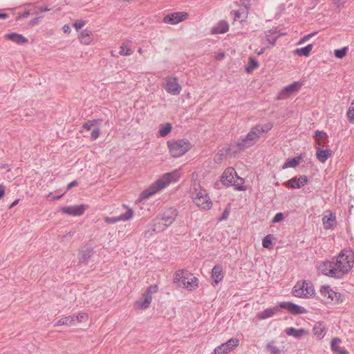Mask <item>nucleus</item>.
I'll return each instance as SVG.
<instances>
[{
  "instance_id": "obj_43",
  "label": "nucleus",
  "mask_w": 354,
  "mask_h": 354,
  "mask_svg": "<svg viewBox=\"0 0 354 354\" xmlns=\"http://www.w3.org/2000/svg\"><path fill=\"white\" fill-rule=\"evenodd\" d=\"M316 34H317V32H315L305 35L304 37H303L301 39H299V41H298V45H301V44H304L305 42L308 41L312 37H313Z\"/></svg>"
},
{
  "instance_id": "obj_27",
  "label": "nucleus",
  "mask_w": 354,
  "mask_h": 354,
  "mask_svg": "<svg viewBox=\"0 0 354 354\" xmlns=\"http://www.w3.org/2000/svg\"><path fill=\"white\" fill-rule=\"evenodd\" d=\"M4 38L13 41L17 44H24L28 42V39L21 34L10 32L4 35Z\"/></svg>"
},
{
  "instance_id": "obj_49",
  "label": "nucleus",
  "mask_w": 354,
  "mask_h": 354,
  "mask_svg": "<svg viewBox=\"0 0 354 354\" xmlns=\"http://www.w3.org/2000/svg\"><path fill=\"white\" fill-rule=\"evenodd\" d=\"M77 182L76 180H73L72 182H71L68 185H67V189L66 191L64 192L66 193L67 191H68L70 189H71L73 187H75L76 185H77Z\"/></svg>"
},
{
  "instance_id": "obj_53",
  "label": "nucleus",
  "mask_w": 354,
  "mask_h": 354,
  "mask_svg": "<svg viewBox=\"0 0 354 354\" xmlns=\"http://www.w3.org/2000/svg\"><path fill=\"white\" fill-rule=\"evenodd\" d=\"M267 41L269 44H272V46H274L276 44L277 38L274 39H270L268 38Z\"/></svg>"
},
{
  "instance_id": "obj_11",
  "label": "nucleus",
  "mask_w": 354,
  "mask_h": 354,
  "mask_svg": "<svg viewBox=\"0 0 354 354\" xmlns=\"http://www.w3.org/2000/svg\"><path fill=\"white\" fill-rule=\"evenodd\" d=\"M240 345V339L232 337L226 342L217 346L214 350V354H228L235 351Z\"/></svg>"
},
{
  "instance_id": "obj_20",
  "label": "nucleus",
  "mask_w": 354,
  "mask_h": 354,
  "mask_svg": "<svg viewBox=\"0 0 354 354\" xmlns=\"http://www.w3.org/2000/svg\"><path fill=\"white\" fill-rule=\"evenodd\" d=\"M178 216V211L173 207L167 209L162 217V221L166 227L170 226Z\"/></svg>"
},
{
  "instance_id": "obj_34",
  "label": "nucleus",
  "mask_w": 354,
  "mask_h": 354,
  "mask_svg": "<svg viewBox=\"0 0 354 354\" xmlns=\"http://www.w3.org/2000/svg\"><path fill=\"white\" fill-rule=\"evenodd\" d=\"M172 130V124L171 123L162 124L159 127L158 136L161 138L166 137Z\"/></svg>"
},
{
  "instance_id": "obj_28",
  "label": "nucleus",
  "mask_w": 354,
  "mask_h": 354,
  "mask_svg": "<svg viewBox=\"0 0 354 354\" xmlns=\"http://www.w3.org/2000/svg\"><path fill=\"white\" fill-rule=\"evenodd\" d=\"M302 159L303 157L301 155L297 156L296 157L288 158L282 165V169H286L288 168H295L300 164Z\"/></svg>"
},
{
  "instance_id": "obj_33",
  "label": "nucleus",
  "mask_w": 354,
  "mask_h": 354,
  "mask_svg": "<svg viewBox=\"0 0 354 354\" xmlns=\"http://www.w3.org/2000/svg\"><path fill=\"white\" fill-rule=\"evenodd\" d=\"M313 44H308L305 47L297 48L293 51V54L298 56L308 57L313 50Z\"/></svg>"
},
{
  "instance_id": "obj_7",
  "label": "nucleus",
  "mask_w": 354,
  "mask_h": 354,
  "mask_svg": "<svg viewBox=\"0 0 354 354\" xmlns=\"http://www.w3.org/2000/svg\"><path fill=\"white\" fill-rule=\"evenodd\" d=\"M169 153L173 158H180L189 151L193 145L187 139L170 140L167 142Z\"/></svg>"
},
{
  "instance_id": "obj_30",
  "label": "nucleus",
  "mask_w": 354,
  "mask_h": 354,
  "mask_svg": "<svg viewBox=\"0 0 354 354\" xmlns=\"http://www.w3.org/2000/svg\"><path fill=\"white\" fill-rule=\"evenodd\" d=\"M79 40L84 45H90L93 41V34L91 31L85 29L80 32Z\"/></svg>"
},
{
  "instance_id": "obj_55",
  "label": "nucleus",
  "mask_w": 354,
  "mask_h": 354,
  "mask_svg": "<svg viewBox=\"0 0 354 354\" xmlns=\"http://www.w3.org/2000/svg\"><path fill=\"white\" fill-rule=\"evenodd\" d=\"M8 17V15L6 13H1L0 14V18L6 19Z\"/></svg>"
},
{
  "instance_id": "obj_44",
  "label": "nucleus",
  "mask_w": 354,
  "mask_h": 354,
  "mask_svg": "<svg viewBox=\"0 0 354 354\" xmlns=\"http://www.w3.org/2000/svg\"><path fill=\"white\" fill-rule=\"evenodd\" d=\"M85 24L86 23L84 21L80 19L74 22L73 26L77 30H78L79 29L82 28L85 25Z\"/></svg>"
},
{
  "instance_id": "obj_47",
  "label": "nucleus",
  "mask_w": 354,
  "mask_h": 354,
  "mask_svg": "<svg viewBox=\"0 0 354 354\" xmlns=\"http://www.w3.org/2000/svg\"><path fill=\"white\" fill-rule=\"evenodd\" d=\"M215 59L217 60H222L225 57V54L224 52L220 51L215 53Z\"/></svg>"
},
{
  "instance_id": "obj_25",
  "label": "nucleus",
  "mask_w": 354,
  "mask_h": 354,
  "mask_svg": "<svg viewBox=\"0 0 354 354\" xmlns=\"http://www.w3.org/2000/svg\"><path fill=\"white\" fill-rule=\"evenodd\" d=\"M73 324L77 325H86L89 319V315L87 313L80 311L77 313L73 315Z\"/></svg>"
},
{
  "instance_id": "obj_3",
  "label": "nucleus",
  "mask_w": 354,
  "mask_h": 354,
  "mask_svg": "<svg viewBox=\"0 0 354 354\" xmlns=\"http://www.w3.org/2000/svg\"><path fill=\"white\" fill-rule=\"evenodd\" d=\"M173 283L179 288L192 292L198 288L199 280L190 271L181 269L174 274Z\"/></svg>"
},
{
  "instance_id": "obj_12",
  "label": "nucleus",
  "mask_w": 354,
  "mask_h": 354,
  "mask_svg": "<svg viewBox=\"0 0 354 354\" xmlns=\"http://www.w3.org/2000/svg\"><path fill=\"white\" fill-rule=\"evenodd\" d=\"M122 207L125 209V212L123 214H121L120 216H113V217H109L106 216L104 218V221L107 224H114L118 222H125L131 220L135 214L134 210L131 207L123 204L122 205Z\"/></svg>"
},
{
  "instance_id": "obj_10",
  "label": "nucleus",
  "mask_w": 354,
  "mask_h": 354,
  "mask_svg": "<svg viewBox=\"0 0 354 354\" xmlns=\"http://www.w3.org/2000/svg\"><path fill=\"white\" fill-rule=\"evenodd\" d=\"M162 86L171 95H178L182 91V86L179 84L178 77L174 75L165 77L162 83Z\"/></svg>"
},
{
  "instance_id": "obj_32",
  "label": "nucleus",
  "mask_w": 354,
  "mask_h": 354,
  "mask_svg": "<svg viewBox=\"0 0 354 354\" xmlns=\"http://www.w3.org/2000/svg\"><path fill=\"white\" fill-rule=\"evenodd\" d=\"M63 326L68 327L74 326L73 318L72 317V315L61 317L55 324V326Z\"/></svg>"
},
{
  "instance_id": "obj_36",
  "label": "nucleus",
  "mask_w": 354,
  "mask_h": 354,
  "mask_svg": "<svg viewBox=\"0 0 354 354\" xmlns=\"http://www.w3.org/2000/svg\"><path fill=\"white\" fill-rule=\"evenodd\" d=\"M259 66L258 61L253 57L249 58L248 64L245 66V70L248 73H251Z\"/></svg>"
},
{
  "instance_id": "obj_17",
  "label": "nucleus",
  "mask_w": 354,
  "mask_h": 354,
  "mask_svg": "<svg viewBox=\"0 0 354 354\" xmlns=\"http://www.w3.org/2000/svg\"><path fill=\"white\" fill-rule=\"evenodd\" d=\"M302 85V83L300 82H294L293 83L285 86L279 93L278 99H286L292 94L298 92L301 88Z\"/></svg>"
},
{
  "instance_id": "obj_38",
  "label": "nucleus",
  "mask_w": 354,
  "mask_h": 354,
  "mask_svg": "<svg viewBox=\"0 0 354 354\" xmlns=\"http://www.w3.org/2000/svg\"><path fill=\"white\" fill-rule=\"evenodd\" d=\"M346 116L350 123L354 124V100L351 102L346 112Z\"/></svg>"
},
{
  "instance_id": "obj_52",
  "label": "nucleus",
  "mask_w": 354,
  "mask_h": 354,
  "mask_svg": "<svg viewBox=\"0 0 354 354\" xmlns=\"http://www.w3.org/2000/svg\"><path fill=\"white\" fill-rule=\"evenodd\" d=\"M268 348L274 353H277L278 352V349L274 346H273L272 344H269L268 345Z\"/></svg>"
},
{
  "instance_id": "obj_37",
  "label": "nucleus",
  "mask_w": 354,
  "mask_h": 354,
  "mask_svg": "<svg viewBox=\"0 0 354 354\" xmlns=\"http://www.w3.org/2000/svg\"><path fill=\"white\" fill-rule=\"evenodd\" d=\"M327 137V133L323 131L317 130L315 133V142L319 145H323L324 140Z\"/></svg>"
},
{
  "instance_id": "obj_5",
  "label": "nucleus",
  "mask_w": 354,
  "mask_h": 354,
  "mask_svg": "<svg viewBox=\"0 0 354 354\" xmlns=\"http://www.w3.org/2000/svg\"><path fill=\"white\" fill-rule=\"evenodd\" d=\"M221 183L226 186H233L237 191H246L248 186L245 185V179L239 176L233 167H227L221 176Z\"/></svg>"
},
{
  "instance_id": "obj_48",
  "label": "nucleus",
  "mask_w": 354,
  "mask_h": 354,
  "mask_svg": "<svg viewBox=\"0 0 354 354\" xmlns=\"http://www.w3.org/2000/svg\"><path fill=\"white\" fill-rule=\"evenodd\" d=\"M64 194H65V193H63V194H61V195H59V196H52V193H49V194L47 195L46 198H49V200H50V201L57 200V199L61 198L64 196Z\"/></svg>"
},
{
  "instance_id": "obj_21",
  "label": "nucleus",
  "mask_w": 354,
  "mask_h": 354,
  "mask_svg": "<svg viewBox=\"0 0 354 354\" xmlns=\"http://www.w3.org/2000/svg\"><path fill=\"white\" fill-rule=\"evenodd\" d=\"M279 306H273L271 308H266L258 313L256 317L258 320H264L274 317L280 312Z\"/></svg>"
},
{
  "instance_id": "obj_56",
  "label": "nucleus",
  "mask_w": 354,
  "mask_h": 354,
  "mask_svg": "<svg viewBox=\"0 0 354 354\" xmlns=\"http://www.w3.org/2000/svg\"><path fill=\"white\" fill-rule=\"evenodd\" d=\"M265 48H262L259 52H258V55H260L264 53Z\"/></svg>"
},
{
  "instance_id": "obj_54",
  "label": "nucleus",
  "mask_w": 354,
  "mask_h": 354,
  "mask_svg": "<svg viewBox=\"0 0 354 354\" xmlns=\"http://www.w3.org/2000/svg\"><path fill=\"white\" fill-rule=\"evenodd\" d=\"M19 203V199L15 200L10 205V208H12Z\"/></svg>"
},
{
  "instance_id": "obj_6",
  "label": "nucleus",
  "mask_w": 354,
  "mask_h": 354,
  "mask_svg": "<svg viewBox=\"0 0 354 354\" xmlns=\"http://www.w3.org/2000/svg\"><path fill=\"white\" fill-rule=\"evenodd\" d=\"M191 197L193 203L201 209L207 210L212 207V201L207 191L198 184L194 185Z\"/></svg>"
},
{
  "instance_id": "obj_19",
  "label": "nucleus",
  "mask_w": 354,
  "mask_h": 354,
  "mask_svg": "<svg viewBox=\"0 0 354 354\" xmlns=\"http://www.w3.org/2000/svg\"><path fill=\"white\" fill-rule=\"evenodd\" d=\"M322 223L325 230L333 229L337 224L335 214L330 211L325 212L322 217Z\"/></svg>"
},
{
  "instance_id": "obj_9",
  "label": "nucleus",
  "mask_w": 354,
  "mask_h": 354,
  "mask_svg": "<svg viewBox=\"0 0 354 354\" xmlns=\"http://www.w3.org/2000/svg\"><path fill=\"white\" fill-rule=\"evenodd\" d=\"M158 291L157 285L149 286L143 292L141 297L134 303L136 310H140L148 308L152 301L153 295Z\"/></svg>"
},
{
  "instance_id": "obj_16",
  "label": "nucleus",
  "mask_w": 354,
  "mask_h": 354,
  "mask_svg": "<svg viewBox=\"0 0 354 354\" xmlns=\"http://www.w3.org/2000/svg\"><path fill=\"white\" fill-rule=\"evenodd\" d=\"M188 18L189 14L187 12H176L165 16L162 21L165 24L175 25L187 20Z\"/></svg>"
},
{
  "instance_id": "obj_24",
  "label": "nucleus",
  "mask_w": 354,
  "mask_h": 354,
  "mask_svg": "<svg viewBox=\"0 0 354 354\" xmlns=\"http://www.w3.org/2000/svg\"><path fill=\"white\" fill-rule=\"evenodd\" d=\"M285 332L288 336L293 337L297 339L306 337L308 335V331L303 328H295L293 327H288L286 328Z\"/></svg>"
},
{
  "instance_id": "obj_23",
  "label": "nucleus",
  "mask_w": 354,
  "mask_h": 354,
  "mask_svg": "<svg viewBox=\"0 0 354 354\" xmlns=\"http://www.w3.org/2000/svg\"><path fill=\"white\" fill-rule=\"evenodd\" d=\"M211 277L215 285H218L224 277L223 266L220 264L214 266L212 270Z\"/></svg>"
},
{
  "instance_id": "obj_35",
  "label": "nucleus",
  "mask_w": 354,
  "mask_h": 354,
  "mask_svg": "<svg viewBox=\"0 0 354 354\" xmlns=\"http://www.w3.org/2000/svg\"><path fill=\"white\" fill-rule=\"evenodd\" d=\"M257 129V133L261 136L263 133L269 132L273 127L272 123H266L263 124H257L254 127Z\"/></svg>"
},
{
  "instance_id": "obj_1",
  "label": "nucleus",
  "mask_w": 354,
  "mask_h": 354,
  "mask_svg": "<svg viewBox=\"0 0 354 354\" xmlns=\"http://www.w3.org/2000/svg\"><path fill=\"white\" fill-rule=\"evenodd\" d=\"M354 266V252L351 250L344 249L333 261H325L319 266L321 272L329 277L342 279L348 274Z\"/></svg>"
},
{
  "instance_id": "obj_14",
  "label": "nucleus",
  "mask_w": 354,
  "mask_h": 354,
  "mask_svg": "<svg viewBox=\"0 0 354 354\" xmlns=\"http://www.w3.org/2000/svg\"><path fill=\"white\" fill-rule=\"evenodd\" d=\"M88 206L85 204L65 206L61 208V212L71 216H80L84 214Z\"/></svg>"
},
{
  "instance_id": "obj_22",
  "label": "nucleus",
  "mask_w": 354,
  "mask_h": 354,
  "mask_svg": "<svg viewBox=\"0 0 354 354\" xmlns=\"http://www.w3.org/2000/svg\"><path fill=\"white\" fill-rule=\"evenodd\" d=\"M330 349L335 354H350L347 349L342 346L341 339L335 337L330 342Z\"/></svg>"
},
{
  "instance_id": "obj_13",
  "label": "nucleus",
  "mask_w": 354,
  "mask_h": 354,
  "mask_svg": "<svg viewBox=\"0 0 354 354\" xmlns=\"http://www.w3.org/2000/svg\"><path fill=\"white\" fill-rule=\"evenodd\" d=\"M260 137L259 134L257 133V129L253 127L248 132L245 138L237 142V146L241 149L248 148L254 145Z\"/></svg>"
},
{
  "instance_id": "obj_39",
  "label": "nucleus",
  "mask_w": 354,
  "mask_h": 354,
  "mask_svg": "<svg viewBox=\"0 0 354 354\" xmlns=\"http://www.w3.org/2000/svg\"><path fill=\"white\" fill-rule=\"evenodd\" d=\"M133 53L132 50L126 44H122L120 48L119 54L122 56H129Z\"/></svg>"
},
{
  "instance_id": "obj_4",
  "label": "nucleus",
  "mask_w": 354,
  "mask_h": 354,
  "mask_svg": "<svg viewBox=\"0 0 354 354\" xmlns=\"http://www.w3.org/2000/svg\"><path fill=\"white\" fill-rule=\"evenodd\" d=\"M318 299L325 305H338L345 301L346 295L330 285H323L319 289Z\"/></svg>"
},
{
  "instance_id": "obj_50",
  "label": "nucleus",
  "mask_w": 354,
  "mask_h": 354,
  "mask_svg": "<svg viewBox=\"0 0 354 354\" xmlns=\"http://www.w3.org/2000/svg\"><path fill=\"white\" fill-rule=\"evenodd\" d=\"M62 30L64 33H67V34H69L71 31V27L68 24L64 25L62 27Z\"/></svg>"
},
{
  "instance_id": "obj_8",
  "label": "nucleus",
  "mask_w": 354,
  "mask_h": 354,
  "mask_svg": "<svg viewBox=\"0 0 354 354\" xmlns=\"http://www.w3.org/2000/svg\"><path fill=\"white\" fill-rule=\"evenodd\" d=\"M292 294L295 297L311 299L315 297L316 291L312 281L309 280H300L293 286Z\"/></svg>"
},
{
  "instance_id": "obj_29",
  "label": "nucleus",
  "mask_w": 354,
  "mask_h": 354,
  "mask_svg": "<svg viewBox=\"0 0 354 354\" xmlns=\"http://www.w3.org/2000/svg\"><path fill=\"white\" fill-rule=\"evenodd\" d=\"M313 334L319 339H322L326 334L327 328L322 322H317L313 328Z\"/></svg>"
},
{
  "instance_id": "obj_15",
  "label": "nucleus",
  "mask_w": 354,
  "mask_h": 354,
  "mask_svg": "<svg viewBox=\"0 0 354 354\" xmlns=\"http://www.w3.org/2000/svg\"><path fill=\"white\" fill-rule=\"evenodd\" d=\"M279 307L286 310L288 313L294 315L306 314L308 312L304 307L292 301H282L279 303Z\"/></svg>"
},
{
  "instance_id": "obj_51",
  "label": "nucleus",
  "mask_w": 354,
  "mask_h": 354,
  "mask_svg": "<svg viewBox=\"0 0 354 354\" xmlns=\"http://www.w3.org/2000/svg\"><path fill=\"white\" fill-rule=\"evenodd\" d=\"M5 195V186L3 184H0V199H1Z\"/></svg>"
},
{
  "instance_id": "obj_45",
  "label": "nucleus",
  "mask_w": 354,
  "mask_h": 354,
  "mask_svg": "<svg viewBox=\"0 0 354 354\" xmlns=\"http://www.w3.org/2000/svg\"><path fill=\"white\" fill-rule=\"evenodd\" d=\"M283 220V215L282 213H277L272 219V223H279Z\"/></svg>"
},
{
  "instance_id": "obj_40",
  "label": "nucleus",
  "mask_w": 354,
  "mask_h": 354,
  "mask_svg": "<svg viewBox=\"0 0 354 354\" xmlns=\"http://www.w3.org/2000/svg\"><path fill=\"white\" fill-rule=\"evenodd\" d=\"M273 236L271 234L267 235L263 240L262 245L265 248H271L272 246Z\"/></svg>"
},
{
  "instance_id": "obj_41",
  "label": "nucleus",
  "mask_w": 354,
  "mask_h": 354,
  "mask_svg": "<svg viewBox=\"0 0 354 354\" xmlns=\"http://www.w3.org/2000/svg\"><path fill=\"white\" fill-rule=\"evenodd\" d=\"M348 52V47H344L341 49H337L335 50L334 54L336 57L342 59L346 56Z\"/></svg>"
},
{
  "instance_id": "obj_46",
  "label": "nucleus",
  "mask_w": 354,
  "mask_h": 354,
  "mask_svg": "<svg viewBox=\"0 0 354 354\" xmlns=\"http://www.w3.org/2000/svg\"><path fill=\"white\" fill-rule=\"evenodd\" d=\"M99 136H100V129H95L93 130V131L91 132V138L92 140H95L99 137Z\"/></svg>"
},
{
  "instance_id": "obj_2",
  "label": "nucleus",
  "mask_w": 354,
  "mask_h": 354,
  "mask_svg": "<svg viewBox=\"0 0 354 354\" xmlns=\"http://www.w3.org/2000/svg\"><path fill=\"white\" fill-rule=\"evenodd\" d=\"M182 173L180 169H176L171 172L163 174L140 194L138 202L140 203L150 198L172 183H176L180 179Z\"/></svg>"
},
{
  "instance_id": "obj_42",
  "label": "nucleus",
  "mask_w": 354,
  "mask_h": 354,
  "mask_svg": "<svg viewBox=\"0 0 354 354\" xmlns=\"http://www.w3.org/2000/svg\"><path fill=\"white\" fill-rule=\"evenodd\" d=\"M97 123V120H89V121H88V122H85V123L83 124L82 127H83L84 129H86V130L88 131V130H90V129H91L93 126H95Z\"/></svg>"
},
{
  "instance_id": "obj_57",
  "label": "nucleus",
  "mask_w": 354,
  "mask_h": 354,
  "mask_svg": "<svg viewBox=\"0 0 354 354\" xmlns=\"http://www.w3.org/2000/svg\"><path fill=\"white\" fill-rule=\"evenodd\" d=\"M138 53H139L140 54H142V50L141 48H140V49L138 50Z\"/></svg>"
},
{
  "instance_id": "obj_26",
  "label": "nucleus",
  "mask_w": 354,
  "mask_h": 354,
  "mask_svg": "<svg viewBox=\"0 0 354 354\" xmlns=\"http://www.w3.org/2000/svg\"><path fill=\"white\" fill-rule=\"evenodd\" d=\"M229 28L228 23L225 20H221L212 27L211 33L212 35L224 34L229 30Z\"/></svg>"
},
{
  "instance_id": "obj_31",
  "label": "nucleus",
  "mask_w": 354,
  "mask_h": 354,
  "mask_svg": "<svg viewBox=\"0 0 354 354\" xmlns=\"http://www.w3.org/2000/svg\"><path fill=\"white\" fill-rule=\"evenodd\" d=\"M331 155L332 151L330 149L323 150L317 148L316 150V157L322 163L325 162Z\"/></svg>"
},
{
  "instance_id": "obj_18",
  "label": "nucleus",
  "mask_w": 354,
  "mask_h": 354,
  "mask_svg": "<svg viewBox=\"0 0 354 354\" xmlns=\"http://www.w3.org/2000/svg\"><path fill=\"white\" fill-rule=\"evenodd\" d=\"M308 177L305 175L300 176L299 178H292L283 183V185L291 189H300L308 183Z\"/></svg>"
}]
</instances>
